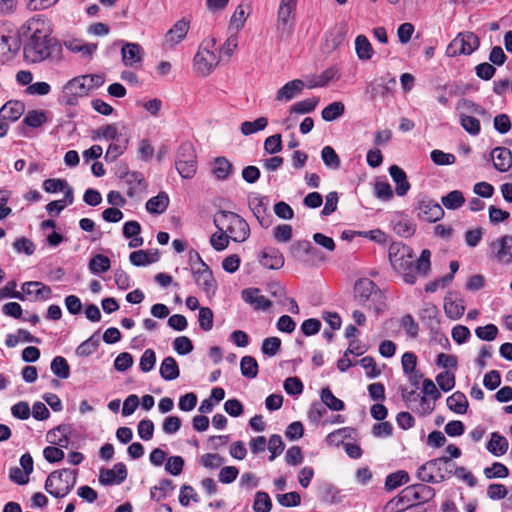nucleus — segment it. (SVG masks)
Here are the masks:
<instances>
[{"label":"nucleus","mask_w":512,"mask_h":512,"mask_svg":"<svg viewBox=\"0 0 512 512\" xmlns=\"http://www.w3.org/2000/svg\"><path fill=\"white\" fill-rule=\"evenodd\" d=\"M18 35L27 63L36 64L47 59H61L62 44L51 36V31L44 20L35 17L29 19L20 27Z\"/></svg>","instance_id":"nucleus-1"},{"label":"nucleus","mask_w":512,"mask_h":512,"mask_svg":"<svg viewBox=\"0 0 512 512\" xmlns=\"http://www.w3.org/2000/svg\"><path fill=\"white\" fill-rule=\"evenodd\" d=\"M219 231H224L234 242H244L250 235V228L244 218L235 212L220 210L213 219Z\"/></svg>","instance_id":"nucleus-2"},{"label":"nucleus","mask_w":512,"mask_h":512,"mask_svg":"<svg viewBox=\"0 0 512 512\" xmlns=\"http://www.w3.org/2000/svg\"><path fill=\"white\" fill-rule=\"evenodd\" d=\"M76 481L77 470H55L46 478L44 489L54 498H63L73 490Z\"/></svg>","instance_id":"nucleus-3"},{"label":"nucleus","mask_w":512,"mask_h":512,"mask_svg":"<svg viewBox=\"0 0 512 512\" xmlns=\"http://www.w3.org/2000/svg\"><path fill=\"white\" fill-rule=\"evenodd\" d=\"M451 460L448 456H441L431 459L421 465L417 470V477L424 483H440L452 475V470L448 468Z\"/></svg>","instance_id":"nucleus-4"},{"label":"nucleus","mask_w":512,"mask_h":512,"mask_svg":"<svg viewBox=\"0 0 512 512\" xmlns=\"http://www.w3.org/2000/svg\"><path fill=\"white\" fill-rule=\"evenodd\" d=\"M197 156L191 142L182 143L176 153L175 166L184 179H191L197 171Z\"/></svg>","instance_id":"nucleus-5"},{"label":"nucleus","mask_w":512,"mask_h":512,"mask_svg":"<svg viewBox=\"0 0 512 512\" xmlns=\"http://www.w3.org/2000/svg\"><path fill=\"white\" fill-rule=\"evenodd\" d=\"M479 46L480 40L475 33L470 31L460 32L447 46L446 55L448 57L471 55Z\"/></svg>","instance_id":"nucleus-6"},{"label":"nucleus","mask_w":512,"mask_h":512,"mask_svg":"<svg viewBox=\"0 0 512 512\" xmlns=\"http://www.w3.org/2000/svg\"><path fill=\"white\" fill-rule=\"evenodd\" d=\"M83 77L77 76L69 80L62 90L59 101L66 106H76L78 99L90 94L89 88L84 83Z\"/></svg>","instance_id":"nucleus-7"},{"label":"nucleus","mask_w":512,"mask_h":512,"mask_svg":"<svg viewBox=\"0 0 512 512\" xmlns=\"http://www.w3.org/2000/svg\"><path fill=\"white\" fill-rule=\"evenodd\" d=\"M402 493H405V495L398 496L397 498L389 501L386 505V509H388L394 503L398 504L403 502L404 497L425 503L433 499L435 496V490L424 483L408 486L403 490Z\"/></svg>","instance_id":"nucleus-8"},{"label":"nucleus","mask_w":512,"mask_h":512,"mask_svg":"<svg viewBox=\"0 0 512 512\" xmlns=\"http://www.w3.org/2000/svg\"><path fill=\"white\" fill-rule=\"evenodd\" d=\"M418 218L427 222H437L444 217V210L440 204L429 197H423L416 202Z\"/></svg>","instance_id":"nucleus-9"},{"label":"nucleus","mask_w":512,"mask_h":512,"mask_svg":"<svg viewBox=\"0 0 512 512\" xmlns=\"http://www.w3.org/2000/svg\"><path fill=\"white\" fill-rule=\"evenodd\" d=\"M389 260L394 269H401L405 263L412 262V249L400 242L392 243L388 251Z\"/></svg>","instance_id":"nucleus-10"},{"label":"nucleus","mask_w":512,"mask_h":512,"mask_svg":"<svg viewBox=\"0 0 512 512\" xmlns=\"http://www.w3.org/2000/svg\"><path fill=\"white\" fill-rule=\"evenodd\" d=\"M372 295L382 296L380 289L372 280L368 278H361L355 282L354 298L360 305L365 306Z\"/></svg>","instance_id":"nucleus-11"},{"label":"nucleus","mask_w":512,"mask_h":512,"mask_svg":"<svg viewBox=\"0 0 512 512\" xmlns=\"http://www.w3.org/2000/svg\"><path fill=\"white\" fill-rule=\"evenodd\" d=\"M465 304L461 294L457 291H449L444 297V311L448 318L456 320L463 316Z\"/></svg>","instance_id":"nucleus-12"},{"label":"nucleus","mask_w":512,"mask_h":512,"mask_svg":"<svg viewBox=\"0 0 512 512\" xmlns=\"http://www.w3.org/2000/svg\"><path fill=\"white\" fill-rule=\"evenodd\" d=\"M494 257L499 263L512 264V235H504L491 243Z\"/></svg>","instance_id":"nucleus-13"},{"label":"nucleus","mask_w":512,"mask_h":512,"mask_svg":"<svg viewBox=\"0 0 512 512\" xmlns=\"http://www.w3.org/2000/svg\"><path fill=\"white\" fill-rule=\"evenodd\" d=\"M218 63L217 55L208 49L198 51L194 57L195 69L203 76L210 74Z\"/></svg>","instance_id":"nucleus-14"},{"label":"nucleus","mask_w":512,"mask_h":512,"mask_svg":"<svg viewBox=\"0 0 512 512\" xmlns=\"http://www.w3.org/2000/svg\"><path fill=\"white\" fill-rule=\"evenodd\" d=\"M249 208L256 217L257 221L263 228H268L271 226L273 218L270 213H268L267 203L265 202V197L255 196L249 198Z\"/></svg>","instance_id":"nucleus-15"},{"label":"nucleus","mask_w":512,"mask_h":512,"mask_svg":"<svg viewBox=\"0 0 512 512\" xmlns=\"http://www.w3.org/2000/svg\"><path fill=\"white\" fill-rule=\"evenodd\" d=\"M192 273L196 284L206 293L214 294L217 283L213 277L212 271L208 265L199 268H192Z\"/></svg>","instance_id":"nucleus-16"},{"label":"nucleus","mask_w":512,"mask_h":512,"mask_svg":"<svg viewBox=\"0 0 512 512\" xmlns=\"http://www.w3.org/2000/svg\"><path fill=\"white\" fill-rule=\"evenodd\" d=\"M259 263L271 270H279L284 266L283 254L275 247H265L259 256Z\"/></svg>","instance_id":"nucleus-17"},{"label":"nucleus","mask_w":512,"mask_h":512,"mask_svg":"<svg viewBox=\"0 0 512 512\" xmlns=\"http://www.w3.org/2000/svg\"><path fill=\"white\" fill-rule=\"evenodd\" d=\"M296 6L297 0H281L277 12V23L279 29L285 30L288 25L289 28H291L295 18Z\"/></svg>","instance_id":"nucleus-18"},{"label":"nucleus","mask_w":512,"mask_h":512,"mask_svg":"<svg viewBox=\"0 0 512 512\" xmlns=\"http://www.w3.org/2000/svg\"><path fill=\"white\" fill-rule=\"evenodd\" d=\"M20 49V37L13 38L0 31V63L4 64L14 58Z\"/></svg>","instance_id":"nucleus-19"},{"label":"nucleus","mask_w":512,"mask_h":512,"mask_svg":"<svg viewBox=\"0 0 512 512\" xmlns=\"http://www.w3.org/2000/svg\"><path fill=\"white\" fill-rule=\"evenodd\" d=\"M289 251L291 256L295 259H303L306 256L321 260L324 259L323 257H320V251L308 240H297L293 242Z\"/></svg>","instance_id":"nucleus-20"},{"label":"nucleus","mask_w":512,"mask_h":512,"mask_svg":"<svg viewBox=\"0 0 512 512\" xmlns=\"http://www.w3.org/2000/svg\"><path fill=\"white\" fill-rule=\"evenodd\" d=\"M242 299L250 304L255 310H267L271 307V301L260 294L258 288H246L241 292Z\"/></svg>","instance_id":"nucleus-21"},{"label":"nucleus","mask_w":512,"mask_h":512,"mask_svg":"<svg viewBox=\"0 0 512 512\" xmlns=\"http://www.w3.org/2000/svg\"><path fill=\"white\" fill-rule=\"evenodd\" d=\"M123 64L134 67L143 60L144 50L138 43H125L121 49Z\"/></svg>","instance_id":"nucleus-22"},{"label":"nucleus","mask_w":512,"mask_h":512,"mask_svg":"<svg viewBox=\"0 0 512 512\" xmlns=\"http://www.w3.org/2000/svg\"><path fill=\"white\" fill-rule=\"evenodd\" d=\"M189 30V21L185 18L178 20L165 34V42L170 47L179 44L187 35Z\"/></svg>","instance_id":"nucleus-23"},{"label":"nucleus","mask_w":512,"mask_h":512,"mask_svg":"<svg viewBox=\"0 0 512 512\" xmlns=\"http://www.w3.org/2000/svg\"><path fill=\"white\" fill-rule=\"evenodd\" d=\"M490 158L494 160V168L499 172H506L512 166V153L506 147H496L490 153Z\"/></svg>","instance_id":"nucleus-24"},{"label":"nucleus","mask_w":512,"mask_h":512,"mask_svg":"<svg viewBox=\"0 0 512 512\" xmlns=\"http://www.w3.org/2000/svg\"><path fill=\"white\" fill-rule=\"evenodd\" d=\"M389 174L395 183L396 194L398 196H405L411 187L406 172L398 165H392L389 167Z\"/></svg>","instance_id":"nucleus-25"},{"label":"nucleus","mask_w":512,"mask_h":512,"mask_svg":"<svg viewBox=\"0 0 512 512\" xmlns=\"http://www.w3.org/2000/svg\"><path fill=\"white\" fill-rule=\"evenodd\" d=\"M120 179H123L128 185L127 195L133 197L135 195L136 187L146 189L147 183L144 175L138 171H126L125 174L119 175Z\"/></svg>","instance_id":"nucleus-26"},{"label":"nucleus","mask_w":512,"mask_h":512,"mask_svg":"<svg viewBox=\"0 0 512 512\" xmlns=\"http://www.w3.org/2000/svg\"><path fill=\"white\" fill-rule=\"evenodd\" d=\"M304 88V82L300 79H295L287 82L276 93L277 101H290L297 96Z\"/></svg>","instance_id":"nucleus-27"},{"label":"nucleus","mask_w":512,"mask_h":512,"mask_svg":"<svg viewBox=\"0 0 512 512\" xmlns=\"http://www.w3.org/2000/svg\"><path fill=\"white\" fill-rule=\"evenodd\" d=\"M25 111V105L21 101H8L0 109V117L3 120L17 121Z\"/></svg>","instance_id":"nucleus-28"},{"label":"nucleus","mask_w":512,"mask_h":512,"mask_svg":"<svg viewBox=\"0 0 512 512\" xmlns=\"http://www.w3.org/2000/svg\"><path fill=\"white\" fill-rule=\"evenodd\" d=\"M22 291L24 294H35L39 300H47L51 297L52 290L49 286L39 281H28L23 283Z\"/></svg>","instance_id":"nucleus-29"},{"label":"nucleus","mask_w":512,"mask_h":512,"mask_svg":"<svg viewBox=\"0 0 512 512\" xmlns=\"http://www.w3.org/2000/svg\"><path fill=\"white\" fill-rule=\"evenodd\" d=\"M233 165L226 157H217L212 163V174L216 179L224 181L233 173Z\"/></svg>","instance_id":"nucleus-30"},{"label":"nucleus","mask_w":512,"mask_h":512,"mask_svg":"<svg viewBox=\"0 0 512 512\" xmlns=\"http://www.w3.org/2000/svg\"><path fill=\"white\" fill-rule=\"evenodd\" d=\"M169 205V196L166 192H159L156 196L146 202V210L151 214H162Z\"/></svg>","instance_id":"nucleus-31"},{"label":"nucleus","mask_w":512,"mask_h":512,"mask_svg":"<svg viewBox=\"0 0 512 512\" xmlns=\"http://www.w3.org/2000/svg\"><path fill=\"white\" fill-rule=\"evenodd\" d=\"M159 373L166 381L177 379L180 375L178 363L172 356L165 357L160 365Z\"/></svg>","instance_id":"nucleus-32"},{"label":"nucleus","mask_w":512,"mask_h":512,"mask_svg":"<svg viewBox=\"0 0 512 512\" xmlns=\"http://www.w3.org/2000/svg\"><path fill=\"white\" fill-rule=\"evenodd\" d=\"M509 443L507 439L500 435L498 432L491 434V439L487 443V450L494 456L499 457L505 454L508 450Z\"/></svg>","instance_id":"nucleus-33"},{"label":"nucleus","mask_w":512,"mask_h":512,"mask_svg":"<svg viewBox=\"0 0 512 512\" xmlns=\"http://www.w3.org/2000/svg\"><path fill=\"white\" fill-rule=\"evenodd\" d=\"M448 408L457 414H465L469 403L463 392L456 391L446 400Z\"/></svg>","instance_id":"nucleus-34"},{"label":"nucleus","mask_w":512,"mask_h":512,"mask_svg":"<svg viewBox=\"0 0 512 512\" xmlns=\"http://www.w3.org/2000/svg\"><path fill=\"white\" fill-rule=\"evenodd\" d=\"M355 51L360 60L368 61L373 56V47L365 35H358L355 39Z\"/></svg>","instance_id":"nucleus-35"},{"label":"nucleus","mask_w":512,"mask_h":512,"mask_svg":"<svg viewBox=\"0 0 512 512\" xmlns=\"http://www.w3.org/2000/svg\"><path fill=\"white\" fill-rule=\"evenodd\" d=\"M409 474L404 470H399L389 474L385 479V489L393 491L398 487L409 482Z\"/></svg>","instance_id":"nucleus-36"},{"label":"nucleus","mask_w":512,"mask_h":512,"mask_svg":"<svg viewBox=\"0 0 512 512\" xmlns=\"http://www.w3.org/2000/svg\"><path fill=\"white\" fill-rule=\"evenodd\" d=\"M99 337L98 331L95 332L91 337L87 340L83 341L75 350V353L79 357H88L92 355L99 346Z\"/></svg>","instance_id":"nucleus-37"},{"label":"nucleus","mask_w":512,"mask_h":512,"mask_svg":"<svg viewBox=\"0 0 512 512\" xmlns=\"http://www.w3.org/2000/svg\"><path fill=\"white\" fill-rule=\"evenodd\" d=\"M47 122L46 112L43 110H30L25 115L22 120V125L31 127V128H39L43 124Z\"/></svg>","instance_id":"nucleus-38"},{"label":"nucleus","mask_w":512,"mask_h":512,"mask_svg":"<svg viewBox=\"0 0 512 512\" xmlns=\"http://www.w3.org/2000/svg\"><path fill=\"white\" fill-rule=\"evenodd\" d=\"M320 398L322 403L332 411H342L345 409L344 402L335 397L328 387L321 390Z\"/></svg>","instance_id":"nucleus-39"},{"label":"nucleus","mask_w":512,"mask_h":512,"mask_svg":"<svg viewBox=\"0 0 512 512\" xmlns=\"http://www.w3.org/2000/svg\"><path fill=\"white\" fill-rule=\"evenodd\" d=\"M89 270L92 274H100L107 272L111 267L110 259L102 254H96L89 261Z\"/></svg>","instance_id":"nucleus-40"},{"label":"nucleus","mask_w":512,"mask_h":512,"mask_svg":"<svg viewBox=\"0 0 512 512\" xmlns=\"http://www.w3.org/2000/svg\"><path fill=\"white\" fill-rule=\"evenodd\" d=\"M443 206L449 210H456L463 206L465 197L460 190H453L441 198Z\"/></svg>","instance_id":"nucleus-41"},{"label":"nucleus","mask_w":512,"mask_h":512,"mask_svg":"<svg viewBox=\"0 0 512 512\" xmlns=\"http://www.w3.org/2000/svg\"><path fill=\"white\" fill-rule=\"evenodd\" d=\"M338 77V69L335 67H329L326 70H324L320 75H318L315 80L310 81L308 84V88L325 87L332 80Z\"/></svg>","instance_id":"nucleus-42"},{"label":"nucleus","mask_w":512,"mask_h":512,"mask_svg":"<svg viewBox=\"0 0 512 512\" xmlns=\"http://www.w3.org/2000/svg\"><path fill=\"white\" fill-rule=\"evenodd\" d=\"M345 112V106L340 101H335L326 106L322 112L321 116L323 120L327 122H332L337 118L341 117Z\"/></svg>","instance_id":"nucleus-43"},{"label":"nucleus","mask_w":512,"mask_h":512,"mask_svg":"<svg viewBox=\"0 0 512 512\" xmlns=\"http://www.w3.org/2000/svg\"><path fill=\"white\" fill-rule=\"evenodd\" d=\"M268 125L266 117H259L254 121H244L241 123L240 131L243 135L248 136L258 131L264 130Z\"/></svg>","instance_id":"nucleus-44"},{"label":"nucleus","mask_w":512,"mask_h":512,"mask_svg":"<svg viewBox=\"0 0 512 512\" xmlns=\"http://www.w3.org/2000/svg\"><path fill=\"white\" fill-rule=\"evenodd\" d=\"M52 373L60 379H67L70 376V366L62 356H56L51 362Z\"/></svg>","instance_id":"nucleus-45"},{"label":"nucleus","mask_w":512,"mask_h":512,"mask_svg":"<svg viewBox=\"0 0 512 512\" xmlns=\"http://www.w3.org/2000/svg\"><path fill=\"white\" fill-rule=\"evenodd\" d=\"M174 489L173 481L170 479H162L158 485L153 486L150 490L151 498L156 501L165 499L169 492Z\"/></svg>","instance_id":"nucleus-46"},{"label":"nucleus","mask_w":512,"mask_h":512,"mask_svg":"<svg viewBox=\"0 0 512 512\" xmlns=\"http://www.w3.org/2000/svg\"><path fill=\"white\" fill-rule=\"evenodd\" d=\"M241 374L244 377L254 379L258 375V363L252 356H244L240 361Z\"/></svg>","instance_id":"nucleus-47"},{"label":"nucleus","mask_w":512,"mask_h":512,"mask_svg":"<svg viewBox=\"0 0 512 512\" xmlns=\"http://www.w3.org/2000/svg\"><path fill=\"white\" fill-rule=\"evenodd\" d=\"M319 103L318 97L307 98L302 101H298L290 107V113L306 114L315 110Z\"/></svg>","instance_id":"nucleus-48"},{"label":"nucleus","mask_w":512,"mask_h":512,"mask_svg":"<svg viewBox=\"0 0 512 512\" xmlns=\"http://www.w3.org/2000/svg\"><path fill=\"white\" fill-rule=\"evenodd\" d=\"M321 158L326 167L330 169H338L341 165L340 158L331 146L323 147L321 151Z\"/></svg>","instance_id":"nucleus-49"},{"label":"nucleus","mask_w":512,"mask_h":512,"mask_svg":"<svg viewBox=\"0 0 512 512\" xmlns=\"http://www.w3.org/2000/svg\"><path fill=\"white\" fill-rule=\"evenodd\" d=\"M394 232L404 238H409L414 235L416 226L408 219H400L393 225Z\"/></svg>","instance_id":"nucleus-50"},{"label":"nucleus","mask_w":512,"mask_h":512,"mask_svg":"<svg viewBox=\"0 0 512 512\" xmlns=\"http://www.w3.org/2000/svg\"><path fill=\"white\" fill-rule=\"evenodd\" d=\"M460 124L462 128L470 135L476 136L481 131L480 121L476 117L461 114Z\"/></svg>","instance_id":"nucleus-51"},{"label":"nucleus","mask_w":512,"mask_h":512,"mask_svg":"<svg viewBox=\"0 0 512 512\" xmlns=\"http://www.w3.org/2000/svg\"><path fill=\"white\" fill-rule=\"evenodd\" d=\"M66 47L75 53H82L84 56L91 57L97 49V45L93 43H80L78 40H73L66 43Z\"/></svg>","instance_id":"nucleus-52"},{"label":"nucleus","mask_w":512,"mask_h":512,"mask_svg":"<svg viewBox=\"0 0 512 512\" xmlns=\"http://www.w3.org/2000/svg\"><path fill=\"white\" fill-rule=\"evenodd\" d=\"M431 252L429 249H423L419 259L416 261L414 265V269L418 274L427 276L431 270V262H430Z\"/></svg>","instance_id":"nucleus-53"},{"label":"nucleus","mask_w":512,"mask_h":512,"mask_svg":"<svg viewBox=\"0 0 512 512\" xmlns=\"http://www.w3.org/2000/svg\"><path fill=\"white\" fill-rule=\"evenodd\" d=\"M272 508V502L269 495L266 492L258 491L255 494V500L253 503V509L255 512H270Z\"/></svg>","instance_id":"nucleus-54"},{"label":"nucleus","mask_w":512,"mask_h":512,"mask_svg":"<svg viewBox=\"0 0 512 512\" xmlns=\"http://www.w3.org/2000/svg\"><path fill=\"white\" fill-rule=\"evenodd\" d=\"M484 475L487 479L506 478L509 476V469L500 462H494L492 466L484 469Z\"/></svg>","instance_id":"nucleus-55"},{"label":"nucleus","mask_w":512,"mask_h":512,"mask_svg":"<svg viewBox=\"0 0 512 512\" xmlns=\"http://www.w3.org/2000/svg\"><path fill=\"white\" fill-rule=\"evenodd\" d=\"M436 382L442 391L448 392L455 386V375L454 373L445 370L436 376Z\"/></svg>","instance_id":"nucleus-56"},{"label":"nucleus","mask_w":512,"mask_h":512,"mask_svg":"<svg viewBox=\"0 0 512 512\" xmlns=\"http://www.w3.org/2000/svg\"><path fill=\"white\" fill-rule=\"evenodd\" d=\"M128 140H125L124 143H111L108 146V149L105 153L104 159L106 162H114L118 157H120L127 149Z\"/></svg>","instance_id":"nucleus-57"},{"label":"nucleus","mask_w":512,"mask_h":512,"mask_svg":"<svg viewBox=\"0 0 512 512\" xmlns=\"http://www.w3.org/2000/svg\"><path fill=\"white\" fill-rule=\"evenodd\" d=\"M213 311L209 307L199 308L198 322L203 331H210L213 328Z\"/></svg>","instance_id":"nucleus-58"},{"label":"nucleus","mask_w":512,"mask_h":512,"mask_svg":"<svg viewBox=\"0 0 512 512\" xmlns=\"http://www.w3.org/2000/svg\"><path fill=\"white\" fill-rule=\"evenodd\" d=\"M267 447L271 453V455L269 456V460L273 461L277 456H279L284 451L285 445L280 435L273 434L269 438Z\"/></svg>","instance_id":"nucleus-59"},{"label":"nucleus","mask_w":512,"mask_h":512,"mask_svg":"<svg viewBox=\"0 0 512 512\" xmlns=\"http://www.w3.org/2000/svg\"><path fill=\"white\" fill-rule=\"evenodd\" d=\"M281 348V340L278 337H268L263 340L262 343V353L267 356H274L276 355Z\"/></svg>","instance_id":"nucleus-60"},{"label":"nucleus","mask_w":512,"mask_h":512,"mask_svg":"<svg viewBox=\"0 0 512 512\" xmlns=\"http://www.w3.org/2000/svg\"><path fill=\"white\" fill-rule=\"evenodd\" d=\"M156 363V354L152 349H146L142 354L139 362V368L142 372H150Z\"/></svg>","instance_id":"nucleus-61"},{"label":"nucleus","mask_w":512,"mask_h":512,"mask_svg":"<svg viewBox=\"0 0 512 512\" xmlns=\"http://www.w3.org/2000/svg\"><path fill=\"white\" fill-rule=\"evenodd\" d=\"M173 348L179 355H187L193 351V343L187 336H179L173 341Z\"/></svg>","instance_id":"nucleus-62"},{"label":"nucleus","mask_w":512,"mask_h":512,"mask_svg":"<svg viewBox=\"0 0 512 512\" xmlns=\"http://www.w3.org/2000/svg\"><path fill=\"white\" fill-rule=\"evenodd\" d=\"M476 336L484 341H493L498 334V328L494 324H487L475 329Z\"/></svg>","instance_id":"nucleus-63"},{"label":"nucleus","mask_w":512,"mask_h":512,"mask_svg":"<svg viewBox=\"0 0 512 512\" xmlns=\"http://www.w3.org/2000/svg\"><path fill=\"white\" fill-rule=\"evenodd\" d=\"M247 15L248 14L246 12L244 4L243 3L239 4L236 7V9L231 17V20H230L231 26L234 27L237 31L242 29L244 26V23L247 19Z\"/></svg>","instance_id":"nucleus-64"}]
</instances>
